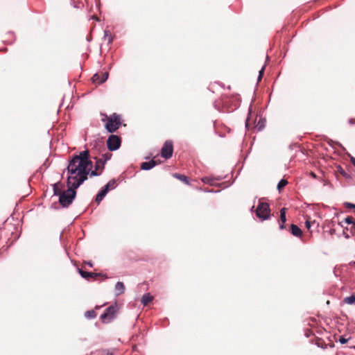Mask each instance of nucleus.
Instances as JSON below:
<instances>
[{
	"label": "nucleus",
	"mask_w": 355,
	"mask_h": 355,
	"mask_svg": "<svg viewBox=\"0 0 355 355\" xmlns=\"http://www.w3.org/2000/svg\"><path fill=\"white\" fill-rule=\"evenodd\" d=\"M256 216L262 220H268L270 218V209L267 202H259V205L255 210Z\"/></svg>",
	"instance_id": "4"
},
{
	"label": "nucleus",
	"mask_w": 355,
	"mask_h": 355,
	"mask_svg": "<svg viewBox=\"0 0 355 355\" xmlns=\"http://www.w3.org/2000/svg\"><path fill=\"white\" fill-rule=\"evenodd\" d=\"M118 310L116 304L107 307L104 313L101 315V320L103 323L110 322L113 320Z\"/></svg>",
	"instance_id": "5"
},
{
	"label": "nucleus",
	"mask_w": 355,
	"mask_h": 355,
	"mask_svg": "<svg viewBox=\"0 0 355 355\" xmlns=\"http://www.w3.org/2000/svg\"><path fill=\"white\" fill-rule=\"evenodd\" d=\"M153 300V297L150 295V293H146L144 294L141 299V302L144 306H146L149 302H150Z\"/></svg>",
	"instance_id": "15"
},
{
	"label": "nucleus",
	"mask_w": 355,
	"mask_h": 355,
	"mask_svg": "<svg viewBox=\"0 0 355 355\" xmlns=\"http://www.w3.org/2000/svg\"><path fill=\"white\" fill-rule=\"evenodd\" d=\"M202 181L206 183H209L210 184H212V182H211L208 178H205L202 179Z\"/></svg>",
	"instance_id": "32"
},
{
	"label": "nucleus",
	"mask_w": 355,
	"mask_h": 355,
	"mask_svg": "<svg viewBox=\"0 0 355 355\" xmlns=\"http://www.w3.org/2000/svg\"><path fill=\"white\" fill-rule=\"evenodd\" d=\"M101 174V173L99 172L98 171H97L96 168L94 171H91L90 170L89 173L90 177L97 176V175H99Z\"/></svg>",
	"instance_id": "25"
},
{
	"label": "nucleus",
	"mask_w": 355,
	"mask_h": 355,
	"mask_svg": "<svg viewBox=\"0 0 355 355\" xmlns=\"http://www.w3.org/2000/svg\"><path fill=\"white\" fill-rule=\"evenodd\" d=\"M345 222L347 223V224H353L354 225H355V222H354V220L352 217L351 216H348L345 219Z\"/></svg>",
	"instance_id": "26"
},
{
	"label": "nucleus",
	"mask_w": 355,
	"mask_h": 355,
	"mask_svg": "<svg viewBox=\"0 0 355 355\" xmlns=\"http://www.w3.org/2000/svg\"><path fill=\"white\" fill-rule=\"evenodd\" d=\"M173 144L172 141L167 140L164 142L162 150L161 155L162 157L168 159L171 158L173 155Z\"/></svg>",
	"instance_id": "6"
},
{
	"label": "nucleus",
	"mask_w": 355,
	"mask_h": 355,
	"mask_svg": "<svg viewBox=\"0 0 355 355\" xmlns=\"http://www.w3.org/2000/svg\"><path fill=\"white\" fill-rule=\"evenodd\" d=\"M107 192H108V191L105 187H103L101 189V190L96 195V197L95 199V201L97 202V204H99L103 200V199L106 196Z\"/></svg>",
	"instance_id": "11"
},
{
	"label": "nucleus",
	"mask_w": 355,
	"mask_h": 355,
	"mask_svg": "<svg viewBox=\"0 0 355 355\" xmlns=\"http://www.w3.org/2000/svg\"><path fill=\"white\" fill-rule=\"evenodd\" d=\"M68 189L63 191L59 196V202L63 207H69L74 200L76 196V189L77 188L73 187V184H67Z\"/></svg>",
	"instance_id": "3"
},
{
	"label": "nucleus",
	"mask_w": 355,
	"mask_h": 355,
	"mask_svg": "<svg viewBox=\"0 0 355 355\" xmlns=\"http://www.w3.org/2000/svg\"><path fill=\"white\" fill-rule=\"evenodd\" d=\"M103 116L101 121L106 122L105 127L107 132L112 133L116 132L122 124V119L121 116L116 113L107 116L106 114L101 113Z\"/></svg>",
	"instance_id": "2"
},
{
	"label": "nucleus",
	"mask_w": 355,
	"mask_h": 355,
	"mask_svg": "<svg viewBox=\"0 0 355 355\" xmlns=\"http://www.w3.org/2000/svg\"><path fill=\"white\" fill-rule=\"evenodd\" d=\"M62 193V191L61 190L59 183L54 184H53L54 195L60 196Z\"/></svg>",
	"instance_id": "19"
},
{
	"label": "nucleus",
	"mask_w": 355,
	"mask_h": 355,
	"mask_svg": "<svg viewBox=\"0 0 355 355\" xmlns=\"http://www.w3.org/2000/svg\"><path fill=\"white\" fill-rule=\"evenodd\" d=\"M125 288L123 283L121 282H118L115 284V287H114L116 295L118 296V295L123 294L125 292Z\"/></svg>",
	"instance_id": "10"
},
{
	"label": "nucleus",
	"mask_w": 355,
	"mask_h": 355,
	"mask_svg": "<svg viewBox=\"0 0 355 355\" xmlns=\"http://www.w3.org/2000/svg\"><path fill=\"white\" fill-rule=\"evenodd\" d=\"M85 316L88 319L94 318L96 317V313L94 310H89L85 312Z\"/></svg>",
	"instance_id": "22"
},
{
	"label": "nucleus",
	"mask_w": 355,
	"mask_h": 355,
	"mask_svg": "<svg viewBox=\"0 0 355 355\" xmlns=\"http://www.w3.org/2000/svg\"><path fill=\"white\" fill-rule=\"evenodd\" d=\"M92 167V162L89 159V150L80 152L74 155L69 161L67 166V184L73 183L74 188H78L86 180Z\"/></svg>",
	"instance_id": "1"
},
{
	"label": "nucleus",
	"mask_w": 355,
	"mask_h": 355,
	"mask_svg": "<svg viewBox=\"0 0 355 355\" xmlns=\"http://www.w3.org/2000/svg\"><path fill=\"white\" fill-rule=\"evenodd\" d=\"M100 355H115L114 349H100L98 351Z\"/></svg>",
	"instance_id": "18"
},
{
	"label": "nucleus",
	"mask_w": 355,
	"mask_h": 355,
	"mask_svg": "<svg viewBox=\"0 0 355 355\" xmlns=\"http://www.w3.org/2000/svg\"><path fill=\"white\" fill-rule=\"evenodd\" d=\"M112 157V154L110 153H107L104 155H103V160L105 161V162H106V161L109 160Z\"/></svg>",
	"instance_id": "28"
},
{
	"label": "nucleus",
	"mask_w": 355,
	"mask_h": 355,
	"mask_svg": "<svg viewBox=\"0 0 355 355\" xmlns=\"http://www.w3.org/2000/svg\"><path fill=\"white\" fill-rule=\"evenodd\" d=\"M84 264H87V265H88L89 267H93V263H92L91 261H87V262L85 261V262H84Z\"/></svg>",
	"instance_id": "33"
},
{
	"label": "nucleus",
	"mask_w": 355,
	"mask_h": 355,
	"mask_svg": "<svg viewBox=\"0 0 355 355\" xmlns=\"http://www.w3.org/2000/svg\"><path fill=\"white\" fill-rule=\"evenodd\" d=\"M348 338H345V337L343 336H341L340 338H339V342L341 343V344H345L347 341H348Z\"/></svg>",
	"instance_id": "30"
},
{
	"label": "nucleus",
	"mask_w": 355,
	"mask_h": 355,
	"mask_svg": "<svg viewBox=\"0 0 355 355\" xmlns=\"http://www.w3.org/2000/svg\"><path fill=\"white\" fill-rule=\"evenodd\" d=\"M286 209L285 207L282 208L280 210V220L282 221V224L279 225L281 230L285 228L284 223L286 221Z\"/></svg>",
	"instance_id": "12"
},
{
	"label": "nucleus",
	"mask_w": 355,
	"mask_h": 355,
	"mask_svg": "<svg viewBox=\"0 0 355 355\" xmlns=\"http://www.w3.org/2000/svg\"><path fill=\"white\" fill-rule=\"evenodd\" d=\"M254 208V206H252V209H251V211H253Z\"/></svg>",
	"instance_id": "36"
},
{
	"label": "nucleus",
	"mask_w": 355,
	"mask_h": 355,
	"mask_svg": "<svg viewBox=\"0 0 355 355\" xmlns=\"http://www.w3.org/2000/svg\"><path fill=\"white\" fill-rule=\"evenodd\" d=\"M105 162L103 160L102 158L97 159L95 164V168L99 172L102 173L105 166Z\"/></svg>",
	"instance_id": "14"
},
{
	"label": "nucleus",
	"mask_w": 355,
	"mask_h": 355,
	"mask_svg": "<svg viewBox=\"0 0 355 355\" xmlns=\"http://www.w3.org/2000/svg\"><path fill=\"white\" fill-rule=\"evenodd\" d=\"M104 40H106L108 44L112 43L113 38L111 33L109 31H105Z\"/></svg>",
	"instance_id": "20"
},
{
	"label": "nucleus",
	"mask_w": 355,
	"mask_h": 355,
	"mask_svg": "<svg viewBox=\"0 0 355 355\" xmlns=\"http://www.w3.org/2000/svg\"><path fill=\"white\" fill-rule=\"evenodd\" d=\"M173 176L174 178H175L176 179H178V180L184 182L187 184H189V180H188V178L187 176H185L184 175H182V174H180V173H174L173 175Z\"/></svg>",
	"instance_id": "16"
},
{
	"label": "nucleus",
	"mask_w": 355,
	"mask_h": 355,
	"mask_svg": "<svg viewBox=\"0 0 355 355\" xmlns=\"http://www.w3.org/2000/svg\"><path fill=\"white\" fill-rule=\"evenodd\" d=\"M160 162L155 160V157L149 162H142L141 164V169L142 170H150L156 165L159 164Z\"/></svg>",
	"instance_id": "8"
},
{
	"label": "nucleus",
	"mask_w": 355,
	"mask_h": 355,
	"mask_svg": "<svg viewBox=\"0 0 355 355\" xmlns=\"http://www.w3.org/2000/svg\"><path fill=\"white\" fill-rule=\"evenodd\" d=\"M287 184L288 181L286 180L282 179L277 184V189L280 191Z\"/></svg>",
	"instance_id": "23"
},
{
	"label": "nucleus",
	"mask_w": 355,
	"mask_h": 355,
	"mask_svg": "<svg viewBox=\"0 0 355 355\" xmlns=\"http://www.w3.org/2000/svg\"><path fill=\"white\" fill-rule=\"evenodd\" d=\"M78 272L81 277L87 280H89L90 278L96 279L97 277L102 276L101 273L86 272L83 270L82 269H78Z\"/></svg>",
	"instance_id": "9"
},
{
	"label": "nucleus",
	"mask_w": 355,
	"mask_h": 355,
	"mask_svg": "<svg viewBox=\"0 0 355 355\" xmlns=\"http://www.w3.org/2000/svg\"><path fill=\"white\" fill-rule=\"evenodd\" d=\"M350 160L353 165L355 166V157H352Z\"/></svg>",
	"instance_id": "34"
},
{
	"label": "nucleus",
	"mask_w": 355,
	"mask_h": 355,
	"mask_svg": "<svg viewBox=\"0 0 355 355\" xmlns=\"http://www.w3.org/2000/svg\"><path fill=\"white\" fill-rule=\"evenodd\" d=\"M101 80V76L98 73H96L92 77V81L94 83H96L98 84V81H99Z\"/></svg>",
	"instance_id": "27"
},
{
	"label": "nucleus",
	"mask_w": 355,
	"mask_h": 355,
	"mask_svg": "<svg viewBox=\"0 0 355 355\" xmlns=\"http://www.w3.org/2000/svg\"><path fill=\"white\" fill-rule=\"evenodd\" d=\"M354 349H355V345H354Z\"/></svg>",
	"instance_id": "37"
},
{
	"label": "nucleus",
	"mask_w": 355,
	"mask_h": 355,
	"mask_svg": "<svg viewBox=\"0 0 355 355\" xmlns=\"http://www.w3.org/2000/svg\"><path fill=\"white\" fill-rule=\"evenodd\" d=\"M116 187V181L115 180H112L107 182V184L104 187L108 191L110 189H114Z\"/></svg>",
	"instance_id": "21"
},
{
	"label": "nucleus",
	"mask_w": 355,
	"mask_h": 355,
	"mask_svg": "<svg viewBox=\"0 0 355 355\" xmlns=\"http://www.w3.org/2000/svg\"><path fill=\"white\" fill-rule=\"evenodd\" d=\"M100 76H101V80L99 81H98V84H101V83H104L107 79L108 73L107 72L102 73Z\"/></svg>",
	"instance_id": "24"
},
{
	"label": "nucleus",
	"mask_w": 355,
	"mask_h": 355,
	"mask_svg": "<svg viewBox=\"0 0 355 355\" xmlns=\"http://www.w3.org/2000/svg\"><path fill=\"white\" fill-rule=\"evenodd\" d=\"M291 232L293 236L297 237L301 236L302 234L301 229L294 224H292L291 226Z\"/></svg>",
	"instance_id": "13"
},
{
	"label": "nucleus",
	"mask_w": 355,
	"mask_h": 355,
	"mask_svg": "<svg viewBox=\"0 0 355 355\" xmlns=\"http://www.w3.org/2000/svg\"><path fill=\"white\" fill-rule=\"evenodd\" d=\"M305 226H306V227L308 230H309V229H310V227H311V222H310L309 220H307L306 221V223H305Z\"/></svg>",
	"instance_id": "31"
},
{
	"label": "nucleus",
	"mask_w": 355,
	"mask_h": 355,
	"mask_svg": "<svg viewBox=\"0 0 355 355\" xmlns=\"http://www.w3.org/2000/svg\"><path fill=\"white\" fill-rule=\"evenodd\" d=\"M264 69L265 67H263L262 69L259 71V77H258V80H261L263 75V72H264Z\"/></svg>",
	"instance_id": "29"
},
{
	"label": "nucleus",
	"mask_w": 355,
	"mask_h": 355,
	"mask_svg": "<svg viewBox=\"0 0 355 355\" xmlns=\"http://www.w3.org/2000/svg\"><path fill=\"white\" fill-rule=\"evenodd\" d=\"M310 175H311V177L314 178H316V175H315V173H313V172H311V173H310Z\"/></svg>",
	"instance_id": "35"
},
{
	"label": "nucleus",
	"mask_w": 355,
	"mask_h": 355,
	"mask_svg": "<svg viewBox=\"0 0 355 355\" xmlns=\"http://www.w3.org/2000/svg\"><path fill=\"white\" fill-rule=\"evenodd\" d=\"M343 302L347 304H355V295L345 297Z\"/></svg>",
	"instance_id": "17"
},
{
	"label": "nucleus",
	"mask_w": 355,
	"mask_h": 355,
	"mask_svg": "<svg viewBox=\"0 0 355 355\" xmlns=\"http://www.w3.org/2000/svg\"><path fill=\"white\" fill-rule=\"evenodd\" d=\"M121 145V139L119 137L112 135L107 140V146L110 150L113 151L117 150Z\"/></svg>",
	"instance_id": "7"
}]
</instances>
